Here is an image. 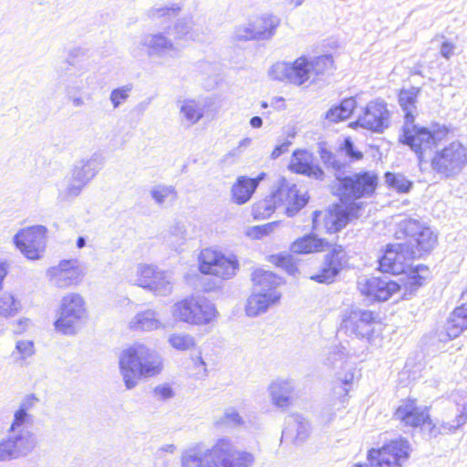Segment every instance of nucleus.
<instances>
[{"mask_svg":"<svg viewBox=\"0 0 467 467\" xmlns=\"http://www.w3.org/2000/svg\"><path fill=\"white\" fill-rule=\"evenodd\" d=\"M152 395L157 400L166 401L175 396V391L170 383H162L153 389Z\"/></svg>","mask_w":467,"mask_h":467,"instance_id":"obj_57","label":"nucleus"},{"mask_svg":"<svg viewBox=\"0 0 467 467\" xmlns=\"http://www.w3.org/2000/svg\"><path fill=\"white\" fill-rule=\"evenodd\" d=\"M173 34L177 40L202 42L205 39L203 31L196 26L192 16L178 19L173 26Z\"/></svg>","mask_w":467,"mask_h":467,"instance_id":"obj_33","label":"nucleus"},{"mask_svg":"<svg viewBox=\"0 0 467 467\" xmlns=\"http://www.w3.org/2000/svg\"><path fill=\"white\" fill-rule=\"evenodd\" d=\"M213 451V445L205 449L201 444L184 449L180 457L181 467H216Z\"/></svg>","mask_w":467,"mask_h":467,"instance_id":"obj_27","label":"nucleus"},{"mask_svg":"<svg viewBox=\"0 0 467 467\" xmlns=\"http://www.w3.org/2000/svg\"><path fill=\"white\" fill-rule=\"evenodd\" d=\"M182 9L181 3H167L161 5H154L147 12V16L151 21L160 19H171L177 16Z\"/></svg>","mask_w":467,"mask_h":467,"instance_id":"obj_45","label":"nucleus"},{"mask_svg":"<svg viewBox=\"0 0 467 467\" xmlns=\"http://www.w3.org/2000/svg\"><path fill=\"white\" fill-rule=\"evenodd\" d=\"M88 317L85 301L77 293H70L62 297L57 310V318L54 322L55 330L65 336L76 335Z\"/></svg>","mask_w":467,"mask_h":467,"instance_id":"obj_5","label":"nucleus"},{"mask_svg":"<svg viewBox=\"0 0 467 467\" xmlns=\"http://www.w3.org/2000/svg\"><path fill=\"white\" fill-rule=\"evenodd\" d=\"M319 155L327 169L332 170L336 172V177L338 176V172L343 171L347 167L346 159L339 150L337 152H332L327 149L321 147Z\"/></svg>","mask_w":467,"mask_h":467,"instance_id":"obj_43","label":"nucleus"},{"mask_svg":"<svg viewBox=\"0 0 467 467\" xmlns=\"http://www.w3.org/2000/svg\"><path fill=\"white\" fill-rule=\"evenodd\" d=\"M307 67L309 71V78L312 76H320L329 71L333 67V57L330 55L319 56L307 59Z\"/></svg>","mask_w":467,"mask_h":467,"instance_id":"obj_49","label":"nucleus"},{"mask_svg":"<svg viewBox=\"0 0 467 467\" xmlns=\"http://www.w3.org/2000/svg\"><path fill=\"white\" fill-rule=\"evenodd\" d=\"M21 309V302L11 293L0 295V316L9 317L16 316Z\"/></svg>","mask_w":467,"mask_h":467,"instance_id":"obj_50","label":"nucleus"},{"mask_svg":"<svg viewBox=\"0 0 467 467\" xmlns=\"http://www.w3.org/2000/svg\"><path fill=\"white\" fill-rule=\"evenodd\" d=\"M281 297L280 292L254 293L247 299L245 311L249 317H256L265 313L271 306L276 304Z\"/></svg>","mask_w":467,"mask_h":467,"instance_id":"obj_29","label":"nucleus"},{"mask_svg":"<svg viewBox=\"0 0 467 467\" xmlns=\"http://www.w3.org/2000/svg\"><path fill=\"white\" fill-rule=\"evenodd\" d=\"M223 418L224 423L232 427L242 426L244 423L237 410L233 407L227 408L224 410Z\"/></svg>","mask_w":467,"mask_h":467,"instance_id":"obj_58","label":"nucleus"},{"mask_svg":"<svg viewBox=\"0 0 467 467\" xmlns=\"http://www.w3.org/2000/svg\"><path fill=\"white\" fill-rule=\"evenodd\" d=\"M171 234L173 236L179 237L181 240H185L186 227L183 223H177L171 227Z\"/></svg>","mask_w":467,"mask_h":467,"instance_id":"obj_64","label":"nucleus"},{"mask_svg":"<svg viewBox=\"0 0 467 467\" xmlns=\"http://www.w3.org/2000/svg\"><path fill=\"white\" fill-rule=\"evenodd\" d=\"M390 113L387 103L377 99L369 101L351 126H359L368 130L381 133L389 126Z\"/></svg>","mask_w":467,"mask_h":467,"instance_id":"obj_19","label":"nucleus"},{"mask_svg":"<svg viewBox=\"0 0 467 467\" xmlns=\"http://www.w3.org/2000/svg\"><path fill=\"white\" fill-rule=\"evenodd\" d=\"M319 155L327 169L332 170L336 172V177L338 176V172L343 171L347 167L346 159L339 150L337 152H332L327 149L321 147Z\"/></svg>","mask_w":467,"mask_h":467,"instance_id":"obj_44","label":"nucleus"},{"mask_svg":"<svg viewBox=\"0 0 467 467\" xmlns=\"http://www.w3.org/2000/svg\"><path fill=\"white\" fill-rule=\"evenodd\" d=\"M132 91V85H124L114 88L109 94V101L114 109L123 105L130 98Z\"/></svg>","mask_w":467,"mask_h":467,"instance_id":"obj_54","label":"nucleus"},{"mask_svg":"<svg viewBox=\"0 0 467 467\" xmlns=\"http://www.w3.org/2000/svg\"><path fill=\"white\" fill-rule=\"evenodd\" d=\"M397 239H405L406 244L420 257L437 244L438 236L425 223L415 218L401 220L395 233Z\"/></svg>","mask_w":467,"mask_h":467,"instance_id":"obj_6","label":"nucleus"},{"mask_svg":"<svg viewBox=\"0 0 467 467\" xmlns=\"http://www.w3.org/2000/svg\"><path fill=\"white\" fill-rule=\"evenodd\" d=\"M295 390L296 384L290 379H276L268 387L272 404L282 410L292 405Z\"/></svg>","mask_w":467,"mask_h":467,"instance_id":"obj_26","label":"nucleus"},{"mask_svg":"<svg viewBox=\"0 0 467 467\" xmlns=\"http://www.w3.org/2000/svg\"><path fill=\"white\" fill-rule=\"evenodd\" d=\"M467 329V311L456 307L447 318L444 331L439 333L440 341L451 340Z\"/></svg>","mask_w":467,"mask_h":467,"instance_id":"obj_30","label":"nucleus"},{"mask_svg":"<svg viewBox=\"0 0 467 467\" xmlns=\"http://www.w3.org/2000/svg\"><path fill=\"white\" fill-rule=\"evenodd\" d=\"M119 368L126 389H134L141 378L161 373L162 358L154 349L136 342L123 349L119 356Z\"/></svg>","mask_w":467,"mask_h":467,"instance_id":"obj_2","label":"nucleus"},{"mask_svg":"<svg viewBox=\"0 0 467 467\" xmlns=\"http://www.w3.org/2000/svg\"><path fill=\"white\" fill-rule=\"evenodd\" d=\"M467 163V149L459 141H452L431 159V167L438 173L452 177L459 174Z\"/></svg>","mask_w":467,"mask_h":467,"instance_id":"obj_13","label":"nucleus"},{"mask_svg":"<svg viewBox=\"0 0 467 467\" xmlns=\"http://www.w3.org/2000/svg\"><path fill=\"white\" fill-rule=\"evenodd\" d=\"M289 168L296 173L306 175L317 180H324L325 172L313 162V155L307 150H297L294 151Z\"/></svg>","mask_w":467,"mask_h":467,"instance_id":"obj_28","label":"nucleus"},{"mask_svg":"<svg viewBox=\"0 0 467 467\" xmlns=\"http://www.w3.org/2000/svg\"><path fill=\"white\" fill-rule=\"evenodd\" d=\"M419 257L418 253L410 248V244L404 243L389 244L379 260V269L384 273L400 275L406 272L410 266V261Z\"/></svg>","mask_w":467,"mask_h":467,"instance_id":"obj_16","label":"nucleus"},{"mask_svg":"<svg viewBox=\"0 0 467 467\" xmlns=\"http://www.w3.org/2000/svg\"><path fill=\"white\" fill-rule=\"evenodd\" d=\"M357 107V101L353 97L345 99L338 106L329 109L326 113V119L331 122H338L348 119Z\"/></svg>","mask_w":467,"mask_h":467,"instance_id":"obj_40","label":"nucleus"},{"mask_svg":"<svg viewBox=\"0 0 467 467\" xmlns=\"http://www.w3.org/2000/svg\"><path fill=\"white\" fill-rule=\"evenodd\" d=\"M30 419H31V417L28 414V412H26V411L18 409L17 410H16V412L14 414V420L8 429V431H15L17 430H25L22 427L26 423L29 422Z\"/></svg>","mask_w":467,"mask_h":467,"instance_id":"obj_59","label":"nucleus"},{"mask_svg":"<svg viewBox=\"0 0 467 467\" xmlns=\"http://www.w3.org/2000/svg\"><path fill=\"white\" fill-rule=\"evenodd\" d=\"M385 181L389 187L399 192H408L412 185L411 182L402 174L387 172L385 174Z\"/></svg>","mask_w":467,"mask_h":467,"instance_id":"obj_53","label":"nucleus"},{"mask_svg":"<svg viewBox=\"0 0 467 467\" xmlns=\"http://www.w3.org/2000/svg\"><path fill=\"white\" fill-rule=\"evenodd\" d=\"M377 323L373 312L358 307H350L342 314L340 330L359 339L371 343L375 337Z\"/></svg>","mask_w":467,"mask_h":467,"instance_id":"obj_8","label":"nucleus"},{"mask_svg":"<svg viewBox=\"0 0 467 467\" xmlns=\"http://www.w3.org/2000/svg\"><path fill=\"white\" fill-rule=\"evenodd\" d=\"M47 275L57 287L66 288L80 282L83 272L77 259L62 260L56 266L50 267Z\"/></svg>","mask_w":467,"mask_h":467,"instance_id":"obj_22","label":"nucleus"},{"mask_svg":"<svg viewBox=\"0 0 467 467\" xmlns=\"http://www.w3.org/2000/svg\"><path fill=\"white\" fill-rule=\"evenodd\" d=\"M354 379V371H352L351 368H348L347 372L343 374H337V381L336 382L333 388V395L337 398L339 402L343 405L346 401V398L349 391L348 386L352 384Z\"/></svg>","mask_w":467,"mask_h":467,"instance_id":"obj_47","label":"nucleus"},{"mask_svg":"<svg viewBox=\"0 0 467 467\" xmlns=\"http://www.w3.org/2000/svg\"><path fill=\"white\" fill-rule=\"evenodd\" d=\"M174 278L168 271L158 269L153 281L150 283L148 291L158 296H167L172 293Z\"/></svg>","mask_w":467,"mask_h":467,"instance_id":"obj_37","label":"nucleus"},{"mask_svg":"<svg viewBox=\"0 0 467 467\" xmlns=\"http://www.w3.org/2000/svg\"><path fill=\"white\" fill-rule=\"evenodd\" d=\"M103 166L104 157L98 152L77 161L72 170L70 181L63 193V198L69 199L79 195L83 188L96 177Z\"/></svg>","mask_w":467,"mask_h":467,"instance_id":"obj_9","label":"nucleus"},{"mask_svg":"<svg viewBox=\"0 0 467 467\" xmlns=\"http://www.w3.org/2000/svg\"><path fill=\"white\" fill-rule=\"evenodd\" d=\"M256 40H270L280 25V18L271 14H265L254 21Z\"/></svg>","mask_w":467,"mask_h":467,"instance_id":"obj_36","label":"nucleus"},{"mask_svg":"<svg viewBox=\"0 0 467 467\" xmlns=\"http://www.w3.org/2000/svg\"><path fill=\"white\" fill-rule=\"evenodd\" d=\"M420 91L419 88L414 87L400 91L399 104L404 113V124L400 140L410 146L421 161L426 152L431 151L438 143L446 139L449 130L446 126L440 124H435L431 130H429L414 123L418 113L417 99Z\"/></svg>","mask_w":467,"mask_h":467,"instance_id":"obj_1","label":"nucleus"},{"mask_svg":"<svg viewBox=\"0 0 467 467\" xmlns=\"http://www.w3.org/2000/svg\"><path fill=\"white\" fill-rule=\"evenodd\" d=\"M347 262V254L341 245H336L325 255L324 262L319 271L311 276V279L318 283H332Z\"/></svg>","mask_w":467,"mask_h":467,"instance_id":"obj_23","label":"nucleus"},{"mask_svg":"<svg viewBox=\"0 0 467 467\" xmlns=\"http://www.w3.org/2000/svg\"><path fill=\"white\" fill-rule=\"evenodd\" d=\"M271 262L285 269L289 275H296L298 271L293 257L290 254H275L271 256Z\"/></svg>","mask_w":467,"mask_h":467,"instance_id":"obj_55","label":"nucleus"},{"mask_svg":"<svg viewBox=\"0 0 467 467\" xmlns=\"http://www.w3.org/2000/svg\"><path fill=\"white\" fill-rule=\"evenodd\" d=\"M339 150L342 152L344 157L348 156L352 161H358L363 157L362 152L355 149L353 141L350 138L345 139L344 143L342 147H340Z\"/></svg>","mask_w":467,"mask_h":467,"instance_id":"obj_60","label":"nucleus"},{"mask_svg":"<svg viewBox=\"0 0 467 467\" xmlns=\"http://www.w3.org/2000/svg\"><path fill=\"white\" fill-rule=\"evenodd\" d=\"M15 460L7 439L0 440V462Z\"/></svg>","mask_w":467,"mask_h":467,"instance_id":"obj_62","label":"nucleus"},{"mask_svg":"<svg viewBox=\"0 0 467 467\" xmlns=\"http://www.w3.org/2000/svg\"><path fill=\"white\" fill-rule=\"evenodd\" d=\"M175 320L192 326H207L219 316L215 305L200 296H191L173 304L171 308Z\"/></svg>","mask_w":467,"mask_h":467,"instance_id":"obj_4","label":"nucleus"},{"mask_svg":"<svg viewBox=\"0 0 467 467\" xmlns=\"http://www.w3.org/2000/svg\"><path fill=\"white\" fill-rule=\"evenodd\" d=\"M212 453L216 467H254L255 464V455L252 451L238 449L228 437L218 439Z\"/></svg>","mask_w":467,"mask_h":467,"instance_id":"obj_12","label":"nucleus"},{"mask_svg":"<svg viewBox=\"0 0 467 467\" xmlns=\"http://www.w3.org/2000/svg\"><path fill=\"white\" fill-rule=\"evenodd\" d=\"M329 247V243L319 239L316 234H306L297 238L290 245V250L294 254H311L322 252Z\"/></svg>","mask_w":467,"mask_h":467,"instance_id":"obj_34","label":"nucleus"},{"mask_svg":"<svg viewBox=\"0 0 467 467\" xmlns=\"http://www.w3.org/2000/svg\"><path fill=\"white\" fill-rule=\"evenodd\" d=\"M268 75L273 80L302 86L310 78L307 58L300 57L292 63L276 62L270 67Z\"/></svg>","mask_w":467,"mask_h":467,"instance_id":"obj_18","label":"nucleus"},{"mask_svg":"<svg viewBox=\"0 0 467 467\" xmlns=\"http://www.w3.org/2000/svg\"><path fill=\"white\" fill-rule=\"evenodd\" d=\"M254 290L259 293L278 292L277 287L282 284V278L270 271L256 269L252 274Z\"/></svg>","mask_w":467,"mask_h":467,"instance_id":"obj_35","label":"nucleus"},{"mask_svg":"<svg viewBox=\"0 0 467 467\" xmlns=\"http://www.w3.org/2000/svg\"><path fill=\"white\" fill-rule=\"evenodd\" d=\"M16 351L21 355V358H26L34 354V345L32 341L21 340L16 345Z\"/></svg>","mask_w":467,"mask_h":467,"instance_id":"obj_61","label":"nucleus"},{"mask_svg":"<svg viewBox=\"0 0 467 467\" xmlns=\"http://www.w3.org/2000/svg\"><path fill=\"white\" fill-rule=\"evenodd\" d=\"M85 88V83L82 78L70 81L66 86V98L75 108H80L85 105V99L81 93Z\"/></svg>","mask_w":467,"mask_h":467,"instance_id":"obj_48","label":"nucleus"},{"mask_svg":"<svg viewBox=\"0 0 467 467\" xmlns=\"http://www.w3.org/2000/svg\"><path fill=\"white\" fill-rule=\"evenodd\" d=\"M271 196L278 207L285 206V214L289 217L295 216L308 201L305 194L299 193L296 184L284 178L277 181Z\"/></svg>","mask_w":467,"mask_h":467,"instance_id":"obj_20","label":"nucleus"},{"mask_svg":"<svg viewBox=\"0 0 467 467\" xmlns=\"http://www.w3.org/2000/svg\"><path fill=\"white\" fill-rule=\"evenodd\" d=\"M180 114L188 125H194L203 117V106L195 99H185L180 106Z\"/></svg>","mask_w":467,"mask_h":467,"instance_id":"obj_41","label":"nucleus"},{"mask_svg":"<svg viewBox=\"0 0 467 467\" xmlns=\"http://www.w3.org/2000/svg\"><path fill=\"white\" fill-rule=\"evenodd\" d=\"M255 190L256 185L252 182L251 178L240 176L232 186V198L237 204H244L251 199Z\"/></svg>","mask_w":467,"mask_h":467,"instance_id":"obj_38","label":"nucleus"},{"mask_svg":"<svg viewBox=\"0 0 467 467\" xmlns=\"http://www.w3.org/2000/svg\"><path fill=\"white\" fill-rule=\"evenodd\" d=\"M47 229L34 225L19 230L13 238L16 247L29 260L41 257L47 246Z\"/></svg>","mask_w":467,"mask_h":467,"instance_id":"obj_15","label":"nucleus"},{"mask_svg":"<svg viewBox=\"0 0 467 467\" xmlns=\"http://www.w3.org/2000/svg\"><path fill=\"white\" fill-rule=\"evenodd\" d=\"M336 194L344 203H351L360 198L371 196L378 185V175L373 171H360L340 178Z\"/></svg>","mask_w":467,"mask_h":467,"instance_id":"obj_7","label":"nucleus"},{"mask_svg":"<svg viewBox=\"0 0 467 467\" xmlns=\"http://www.w3.org/2000/svg\"><path fill=\"white\" fill-rule=\"evenodd\" d=\"M158 267L152 265L140 264L134 269V276L130 282L143 289L148 290L150 283L153 281Z\"/></svg>","mask_w":467,"mask_h":467,"instance_id":"obj_42","label":"nucleus"},{"mask_svg":"<svg viewBox=\"0 0 467 467\" xmlns=\"http://www.w3.org/2000/svg\"><path fill=\"white\" fill-rule=\"evenodd\" d=\"M37 402L38 399L35 395H27L22 400L18 409L28 412L36 406Z\"/></svg>","mask_w":467,"mask_h":467,"instance_id":"obj_63","label":"nucleus"},{"mask_svg":"<svg viewBox=\"0 0 467 467\" xmlns=\"http://www.w3.org/2000/svg\"><path fill=\"white\" fill-rule=\"evenodd\" d=\"M454 402L458 407V413L452 420L442 421L439 426L431 422L430 428L432 435H446L453 433L462 427L467 421V390L458 391L454 397Z\"/></svg>","mask_w":467,"mask_h":467,"instance_id":"obj_24","label":"nucleus"},{"mask_svg":"<svg viewBox=\"0 0 467 467\" xmlns=\"http://www.w3.org/2000/svg\"><path fill=\"white\" fill-rule=\"evenodd\" d=\"M350 356L351 353L347 349L345 346H335L328 352V355L325 360V364L333 368H342L346 370V372L349 368H351L352 371H354L353 366L348 362V359Z\"/></svg>","mask_w":467,"mask_h":467,"instance_id":"obj_39","label":"nucleus"},{"mask_svg":"<svg viewBox=\"0 0 467 467\" xmlns=\"http://www.w3.org/2000/svg\"><path fill=\"white\" fill-rule=\"evenodd\" d=\"M239 268L235 255L224 254L213 249H204L199 255V269L204 275H212L221 280L233 278Z\"/></svg>","mask_w":467,"mask_h":467,"instance_id":"obj_10","label":"nucleus"},{"mask_svg":"<svg viewBox=\"0 0 467 467\" xmlns=\"http://www.w3.org/2000/svg\"><path fill=\"white\" fill-rule=\"evenodd\" d=\"M145 52L150 57L163 58L167 56L178 57L180 50L164 33L159 32L142 36L130 47V55L137 59L141 58Z\"/></svg>","mask_w":467,"mask_h":467,"instance_id":"obj_11","label":"nucleus"},{"mask_svg":"<svg viewBox=\"0 0 467 467\" xmlns=\"http://www.w3.org/2000/svg\"><path fill=\"white\" fill-rule=\"evenodd\" d=\"M274 197L268 195L264 200L255 202L253 205V215L255 219L268 218L278 208V205L273 199Z\"/></svg>","mask_w":467,"mask_h":467,"instance_id":"obj_51","label":"nucleus"},{"mask_svg":"<svg viewBox=\"0 0 467 467\" xmlns=\"http://www.w3.org/2000/svg\"><path fill=\"white\" fill-rule=\"evenodd\" d=\"M427 272L426 266L417 265L405 278L401 279V284L388 277H361L358 281V287L362 295L372 300L386 301L400 290H403V298H408L423 285L426 278L424 274Z\"/></svg>","mask_w":467,"mask_h":467,"instance_id":"obj_3","label":"nucleus"},{"mask_svg":"<svg viewBox=\"0 0 467 467\" xmlns=\"http://www.w3.org/2000/svg\"><path fill=\"white\" fill-rule=\"evenodd\" d=\"M168 343L175 349L187 351L196 345L194 337L187 333H173L168 338Z\"/></svg>","mask_w":467,"mask_h":467,"instance_id":"obj_52","label":"nucleus"},{"mask_svg":"<svg viewBox=\"0 0 467 467\" xmlns=\"http://www.w3.org/2000/svg\"><path fill=\"white\" fill-rule=\"evenodd\" d=\"M254 23L249 22L234 28V36L237 40H256Z\"/></svg>","mask_w":467,"mask_h":467,"instance_id":"obj_56","label":"nucleus"},{"mask_svg":"<svg viewBox=\"0 0 467 467\" xmlns=\"http://www.w3.org/2000/svg\"><path fill=\"white\" fill-rule=\"evenodd\" d=\"M394 419L400 422L404 427L418 428L424 425L425 430L432 438L438 435H432L430 424L433 422L429 414L427 406L419 405L417 400L407 399L400 401L395 410Z\"/></svg>","mask_w":467,"mask_h":467,"instance_id":"obj_17","label":"nucleus"},{"mask_svg":"<svg viewBox=\"0 0 467 467\" xmlns=\"http://www.w3.org/2000/svg\"><path fill=\"white\" fill-rule=\"evenodd\" d=\"M310 432L309 421L299 414H293L288 417L287 427L283 432V436L290 437L295 444H302L306 441Z\"/></svg>","mask_w":467,"mask_h":467,"instance_id":"obj_32","label":"nucleus"},{"mask_svg":"<svg viewBox=\"0 0 467 467\" xmlns=\"http://www.w3.org/2000/svg\"><path fill=\"white\" fill-rule=\"evenodd\" d=\"M129 327L136 331L165 329L166 325L159 318L156 310L146 309L137 313L129 322Z\"/></svg>","mask_w":467,"mask_h":467,"instance_id":"obj_31","label":"nucleus"},{"mask_svg":"<svg viewBox=\"0 0 467 467\" xmlns=\"http://www.w3.org/2000/svg\"><path fill=\"white\" fill-rule=\"evenodd\" d=\"M7 432L6 439L15 460L27 456L37 447L36 435L29 430L7 431Z\"/></svg>","mask_w":467,"mask_h":467,"instance_id":"obj_25","label":"nucleus"},{"mask_svg":"<svg viewBox=\"0 0 467 467\" xmlns=\"http://www.w3.org/2000/svg\"><path fill=\"white\" fill-rule=\"evenodd\" d=\"M349 214L341 205H335L326 211H316L313 216V229L317 232L333 234L344 228Z\"/></svg>","mask_w":467,"mask_h":467,"instance_id":"obj_21","label":"nucleus"},{"mask_svg":"<svg viewBox=\"0 0 467 467\" xmlns=\"http://www.w3.org/2000/svg\"><path fill=\"white\" fill-rule=\"evenodd\" d=\"M150 195L154 202L162 206L168 202H173L177 199V192L171 185L159 183L151 187Z\"/></svg>","mask_w":467,"mask_h":467,"instance_id":"obj_46","label":"nucleus"},{"mask_svg":"<svg viewBox=\"0 0 467 467\" xmlns=\"http://www.w3.org/2000/svg\"><path fill=\"white\" fill-rule=\"evenodd\" d=\"M410 443L406 439L392 440L379 450L368 451L371 465L378 467H402L410 456Z\"/></svg>","mask_w":467,"mask_h":467,"instance_id":"obj_14","label":"nucleus"}]
</instances>
